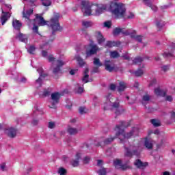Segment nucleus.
<instances>
[{
	"instance_id": "nucleus-1",
	"label": "nucleus",
	"mask_w": 175,
	"mask_h": 175,
	"mask_svg": "<svg viewBox=\"0 0 175 175\" xmlns=\"http://www.w3.org/2000/svg\"><path fill=\"white\" fill-rule=\"evenodd\" d=\"M81 11L84 16H100L105 12H110L115 18H125L126 8L122 3L111 1L107 4H88L85 1L81 2Z\"/></svg>"
},
{
	"instance_id": "nucleus-2",
	"label": "nucleus",
	"mask_w": 175,
	"mask_h": 175,
	"mask_svg": "<svg viewBox=\"0 0 175 175\" xmlns=\"http://www.w3.org/2000/svg\"><path fill=\"white\" fill-rule=\"evenodd\" d=\"M58 18H59V16L55 15L53 16L49 21H46L42 16L37 14L36 16V18L34 21H31V24H33V27L32 30L36 33H38V27H44V25H48L50 28H51L53 32V35H54V32L57 31H59L61 29V26H59V23L58 22Z\"/></svg>"
},
{
	"instance_id": "nucleus-3",
	"label": "nucleus",
	"mask_w": 175,
	"mask_h": 175,
	"mask_svg": "<svg viewBox=\"0 0 175 175\" xmlns=\"http://www.w3.org/2000/svg\"><path fill=\"white\" fill-rule=\"evenodd\" d=\"M123 126H128L125 125V123L124 122H122L121 125H117L114 131L115 133H116V137H119L120 143H122V144H125L128 139H130V137H132L133 136H137L139 130L137 129V128H134L131 131L125 134V133L124 132V129H122Z\"/></svg>"
},
{
	"instance_id": "nucleus-4",
	"label": "nucleus",
	"mask_w": 175,
	"mask_h": 175,
	"mask_svg": "<svg viewBox=\"0 0 175 175\" xmlns=\"http://www.w3.org/2000/svg\"><path fill=\"white\" fill-rule=\"evenodd\" d=\"M111 98L113 96L111 94H109L103 97V106L104 110H107L111 109L112 110H116L115 113L116 116H120L121 113H124L122 108L120 107V102L116 101L111 104Z\"/></svg>"
},
{
	"instance_id": "nucleus-5",
	"label": "nucleus",
	"mask_w": 175,
	"mask_h": 175,
	"mask_svg": "<svg viewBox=\"0 0 175 175\" xmlns=\"http://www.w3.org/2000/svg\"><path fill=\"white\" fill-rule=\"evenodd\" d=\"M125 148V157H132L133 155H140L143 150V144L141 141L135 140L134 141L133 145H130L128 148L126 145H124Z\"/></svg>"
},
{
	"instance_id": "nucleus-6",
	"label": "nucleus",
	"mask_w": 175,
	"mask_h": 175,
	"mask_svg": "<svg viewBox=\"0 0 175 175\" xmlns=\"http://www.w3.org/2000/svg\"><path fill=\"white\" fill-rule=\"evenodd\" d=\"M46 58L49 62H52L51 69L55 75H57L61 70V68L66 64V61L64 59V55H61L57 61H55V57H54L53 55H49Z\"/></svg>"
},
{
	"instance_id": "nucleus-7",
	"label": "nucleus",
	"mask_w": 175,
	"mask_h": 175,
	"mask_svg": "<svg viewBox=\"0 0 175 175\" xmlns=\"http://www.w3.org/2000/svg\"><path fill=\"white\" fill-rule=\"evenodd\" d=\"M61 95L59 92H53L51 94V100H49V107L51 109H57V105L59 103Z\"/></svg>"
},
{
	"instance_id": "nucleus-8",
	"label": "nucleus",
	"mask_w": 175,
	"mask_h": 175,
	"mask_svg": "<svg viewBox=\"0 0 175 175\" xmlns=\"http://www.w3.org/2000/svg\"><path fill=\"white\" fill-rule=\"evenodd\" d=\"M85 49L86 57H91V55H94V54H96V51L99 50L98 46L92 42L89 45L86 46Z\"/></svg>"
},
{
	"instance_id": "nucleus-9",
	"label": "nucleus",
	"mask_w": 175,
	"mask_h": 175,
	"mask_svg": "<svg viewBox=\"0 0 175 175\" xmlns=\"http://www.w3.org/2000/svg\"><path fill=\"white\" fill-rule=\"evenodd\" d=\"M5 133L8 136V137H10L11 139H14L18 133V129L16 127H8L5 129Z\"/></svg>"
},
{
	"instance_id": "nucleus-10",
	"label": "nucleus",
	"mask_w": 175,
	"mask_h": 175,
	"mask_svg": "<svg viewBox=\"0 0 175 175\" xmlns=\"http://www.w3.org/2000/svg\"><path fill=\"white\" fill-rule=\"evenodd\" d=\"M33 13V9L25 10V8H24L23 11V17L27 20L29 27H31V23H32V21L29 20V17H31V15H32Z\"/></svg>"
},
{
	"instance_id": "nucleus-11",
	"label": "nucleus",
	"mask_w": 175,
	"mask_h": 175,
	"mask_svg": "<svg viewBox=\"0 0 175 175\" xmlns=\"http://www.w3.org/2000/svg\"><path fill=\"white\" fill-rule=\"evenodd\" d=\"M113 33L114 36H118L120 33H122L124 36H128L129 35H131V29L124 30L120 27H116L113 29Z\"/></svg>"
},
{
	"instance_id": "nucleus-12",
	"label": "nucleus",
	"mask_w": 175,
	"mask_h": 175,
	"mask_svg": "<svg viewBox=\"0 0 175 175\" xmlns=\"http://www.w3.org/2000/svg\"><path fill=\"white\" fill-rule=\"evenodd\" d=\"M90 69L88 68H85L83 70V77H82V83L85 84L87 83H91L92 81V79H90Z\"/></svg>"
},
{
	"instance_id": "nucleus-13",
	"label": "nucleus",
	"mask_w": 175,
	"mask_h": 175,
	"mask_svg": "<svg viewBox=\"0 0 175 175\" xmlns=\"http://www.w3.org/2000/svg\"><path fill=\"white\" fill-rule=\"evenodd\" d=\"M113 165L116 169H121L122 170H125L126 169L129 168V165H128V164L122 163V161L120 159L114 160Z\"/></svg>"
},
{
	"instance_id": "nucleus-14",
	"label": "nucleus",
	"mask_w": 175,
	"mask_h": 175,
	"mask_svg": "<svg viewBox=\"0 0 175 175\" xmlns=\"http://www.w3.org/2000/svg\"><path fill=\"white\" fill-rule=\"evenodd\" d=\"M37 72L40 75V77L36 81V87H37L38 88L42 86V77H44L46 75L43 73V68L42 67L38 68Z\"/></svg>"
},
{
	"instance_id": "nucleus-15",
	"label": "nucleus",
	"mask_w": 175,
	"mask_h": 175,
	"mask_svg": "<svg viewBox=\"0 0 175 175\" xmlns=\"http://www.w3.org/2000/svg\"><path fill=\"white\" fill-rule=\"evenodd\" d=\"M10 18V14L9 12H5L3 10H2V14L1 16V25H5L6 21Z\"/></svg>"
},
{
	"instance_id": "nucleus-16",
	"label": "nucleus",
	"mask_w": 175,
	"mask_h": 175,
	"mask_svg": "<svg viewBox=\"0 0 175 175\" xmlns=\"http://www.w3.org/2000/svg\"><path fill=\"white\" fill-rule=\"evenodd\" d=\"M16 39L20 42H23V43H27V42H28V36L22 33L21 32L18 33L16 35Z\"/></svg>"
},
{
	"instance_id": "nucleus-17",
	"label": "nucleus",
	"mask_w": 175,
	"mask_h": 175,
	"mask_svg": "<svg viewBox=\"0 0 175 175\" xmlns=\"http://www.w3.org/2000/svg\"><path fill=\"white\" fill-rule=\"evenodd\" d=\"M152 146H154V140L150 138H145L144 146L148 148V150H151Z\"/></svg>"
},
{
	"instance_id": "nucleus-18",
	"label": "nucleus",
	"mask_w": 175,
	"mask_h": 175,
	"mask_svg": "<svg viewBox=\"0 0 175 175\" xmlns=\"http://www.w3.org/2000/svg\"><path fill=\"white\" fill-rule=\"evenodd\" d=\"M134 165L137 166V167H138L139 169H144L146 166H148V163L147 162L143 163L142 162V161H140V159H137L134 163Z\"/></svg>"
},
{
	"instance_id": "nucleus-19",
	"label": "nucleus",
	"mask_w": 175,
	"mask_h": 175,
	"mask_svg": "<svg viewBox=\"0 0 175 175\" xmlns=\"http://www.w3.org/2000/svg\"><path fill=\"white\" fill-rule=\"evenodd\" d=\"M95 36L98 40V44H102V43L105 42V39L100 31H96Z\"/></svg>"
},
{
	"instance_id": "nucleus-20",
	"label": "nucleus",
	"mask_w": 175,
	"mask_h": 175,
	"mask_svg": "<svg viewBox=\"0 0 175 175\" xmlns=\"http://www.w3.org/2000/svg\"><path fill=\"white\" fill-rule=\"evenodd\" d=\"M23 24H21V22L17 19H13L12 21V27L14 29H16V31H20L21 29Z\"/></svg>"
},
{
	"instance_id": "nucleus-21",
	"label": "nucleus",
	"mask_w": 175,
	"mask_h": 175,
	"mask_svg": "<svg viewBox=\"0 0 175 175\" xmlns=\"http://www.w3.org/2000/svg\"><path fill=\"white\" fill-rule=\"evenodd\" d=\"M144 3L150 8L153 12H157L158 10V8L156 5H152V0H142Z\"/></svg>"
},
{
	"instance_id": "nucleus-22",
	"label": "nucleus",
	"mask_w": 175,
	"mask_h": 175,
	"mask_svg": "<svg viewBox=\"0 0 175 175\" xmlns=\"http://www.w3.org/2000/svg\"><path fill=\"white\" fill-rule=\"evenodd\" d=\"M105 69L108 72H113L114 70V65L110 62V60H107L105 62Z\"/></svg>"
},
{
	"instance_id": "nucleus-23",
	"label": "nucleus",
	"mask_w": 175,
	"mask_h": 175,
	"mask_svg": "<svg viewBox=\"0 0 175 175\" xmlns=\"http://www.w3.org/2000/svg\"><path fill=\"white\" fill-rule=\"evenodd\" d=\"M121 44L120 41H107L105 44L106 47H118Z\"/></svg>"
},
{
	"instance_id": "nucleus-24",
	"label": "nucleus",
	"mask_w": 175,
	"mask_h": 175,
	"mask_svg": "<svg viewBox=\"0 0 175 175\" xmlns=\"http://www.w3.org/2000/svg\"><path fill=\"white\" fill-rule=\"evenodd\" d=\"M133 39H135L137 42H142L143 40V37L141 36H136V31H133L132 33V30H130V34L129 35Z\"/></svg>"
},
{
	"instance_id": "nucleus-25",
	"label": "nucleus",
	"mask_w": 175,
	"mask_h": 175,
	"mask_svg": "<svg viewBox=\"0 0 175 175\" xmlns=\"http://www.w3.org/2000/svg\"><path fill=\"white\" fill-rule=\"evenodd\" d=\"M75 59H76L80 68H83L84 65H85V62H84V59H83V58H81L80 55H75Z\"/></svg>"
},
{
	"instance_id": "nucleus-26",
	"label": "nucleus",
	"mask_w": 175,
	"mask_h": 175,
	"mask_svg": "<svg viewBox=\"0 0 175 175\" xmlns=\"http://www.w3.org/2000/svg\"><path fill=\"white\" fill-rule=\"evenodd\" d=\"M81 157V153H77L76 154V160H74L71 162V165L72 166H73L74 167H77V166H79V160L80 159Z\"/></svg>"
},
{
	"instance_id": "nucleus-27",
	"label": "nucleus",
	"mask_w": 175,
	"mask_h": 175,
	"mask_svg": "<svg viewBox=\"0 0 175 175\" xmlns=\"http://www.w3.org/2000/svg\"><path fill=\"white\" fill-rule=\"evenodd\" d=\"M154 94H155V95H157V96H166V92L163 91L162 90H160L159 88H157L154 90Z\"/></svg>"
},
{
	"instance_id": "nucleus-28",
	"label": "nucleus",
	"mask_w": 175,
	"mask_h": 175,
	"mask_svg": "<svg viewBox=\"0 0 175 175\" xmlns=\"http://www.w3.org/2000/svg\"><path fill=\"white\" fill-rule=\"evenodd\" d=\"M125 88H126V84L122 81L120 82L119 85L117 87L118 92H122V91L125 90Z\"/></svg>"
},
{
	"instance_id": "nucleus-29",
	"label": "nucleus",
	"mask_w": 175,
	"mask_h": 175,
	"mask_svg": "<svg viewBox=\"0 0 175 175\" xmlns=\"http://www.w3.org/2000/svg\"><path fill=\"white\" fill-rule=\"evenodd\" d=\"M94 25V23L90 21H82V27L84 28H90V27H92Z\"/></svg>"
},
{
	"instance_id": "nucleus-30",
	"label": "nucleus",
	"mask_w": 175,
	"mask_h": 175,
	"mask_svg": "<svg viewBox=\"0 0 175 175\" xmlns=\"http://www.w3.org/2000/svg\"><path fill=\"white\" fill-rule=\"evenodd\" d=\"M163 56L164 58H171V57H174V49H172L171 52H164Z\"/></svg>"
},
{
	"instance_id": "nucleus-31",
	"label": "nucleus",
	"mask_w": 175,
	"mask_h": 175,
	"mask_svg": "<svg viewBox=\"0 0 175 175\" xmlns=\"http://www.w3.org/2000/svg\"><path fill=\"white\" fill-rule=\"evenodd\" d=\"M75 92H77V94H83V92H84V87L77 84L75 87Z\"/></svg>"
},
{
	"instance_id": "nucleus-32",
	"label": "nucleus",
	"mask_w": 175,
	"mask_h": 175,
	"mask_svg": "<svg viewBox=\"0 0 175 175\" xmlns=\"http://www.w3.org/2000/svg\"><path fill=\"white\" fill-rule=\"evenodd\" d=\"M40 48L42 50H50V49H51V45L49 42H46L40 45Z\"/></svg>"
},
{
	"instance_id": "nucleus-33",
	"label": "nucleus",
	"mask_w": 175,
	"mask_h": 175,
	"mask_svg": "<svg viewBox=\"0 0 175 175\" xmlns=\"http://www.w3.org/2000/svg\"><path fill=\"white\" fill-rule=\"evenodd\" d=\"M68 132L70 135H76L77 130L73 127H68Z\"/></svg>"
},
{
	"instance_id": "nucleus-34",
	"label": "nucleus",
	"mask_w": 175,
	"mask_h": 175,
	"mask_svg": "<svg viewBox=\"0 0 175 175\" xmlns=\"http://www.w3.org/2000/svg\"><path fill=\"white\" fill-rule=\"evenodd\" d=\"M150 122L153 124V126H161V122L158 120L152 119Z\"/></svg>"
},
{
	"instance_id": "nucleus-35",
	"label": "nucleus",
	"mask_w": 175,
	"mask_h": 175,
	"mask_svg": "<svg viewBox=\"0 0 175 175\" xmlns=\"http://www.w3.org/2000/svg\"><path fill=\"white\" fill-rule=\"evenodd\" d=\"M57 124H55V122H53V121L49 122L47 124V127L49 129H54V128H55Z\"/></svg>"
},
{
	"instance_id": "nucleus-36",
	"label": "nucleus",
	"mask_w": 175,
	"mask_h": 175,
	"mask_svg": "<svg viewBox=\"0 0 175 175\" xmlns=\"http://www.w3.org/2000/svg\"><path fill=\"white\" fill-rule=\"evenodd\" d=\"M93 64L96 66H102V63H100V60L99 59V58H94Z\"/></svg>"
},
{
	"instance_id": "nucleus-37",
	"label": "nucleus",
	"mask_w": 175,
	"mask_h": 175,
	"mask_svg": "<svg viewBox=\"0 0 175 175\" xmlns=\"http://www.w3.org/2000/svg\"><path fill=\"white\" fill-rule=\"evenodd\" d=\"M27 49L29 54H33V53H35V50H36V48L33 45H31L29 48Z\"/></svg>"
},
{
	"instance_id": "nucleus-38",
	"label": "nucleus",
	"mask_w": 175,
	"mask_h": 175,
	"mask_svg": "<svg viewBox=\"0 0 175 175\" xmlns=\"http://www.w3.org/2000/svg\"><path fill=\"white\" fill-rule=\"evenodd\" d=\"M110 57L111 58H118V57H120V54L118 52L114 51L110 53Z\"/></svg>"
},
{
	"instance_id": "nucleus-39",
	"label": "nucleus",
	"mask_w": 175,
	"mask_h": 175,
	"mask_svg": "<svg viewBox=\"0 0 175 175\" xmlns=\"http://www.w3.org/2000/svg\"><path fill=\"white\" fill-rule=\"evenodd\" d=\"M144 73V71L143 70V69H139L134 72L135 75L137 76V77H139L143 75Z\"/></svg>"
},
{
	"instance_id": "nucleus-40",
	"label": "nucleus",
	"mask_w": 175,
	"mask_h": 175,
	"mask_svg": "<svg viewBox=\"0 0 175 175\" xmlns=\"http://www.w3.org/2000/svg\"><path fill=\"white\" fill-rule=\"evenodd\" d=\"M150 99H151V97L148 94H146L142 98V103H144L146 102H149Z\"/></svg>"
},
{
	"instance_id": "nucleus-41",
	"label": "nucleus",
	"mask_w": 175,
	"mask_h": 175,
	"mask_svg": "<svg viewBox=\"0 0 175 175\" xmlns=\"http://www.w3.org/2000/svg\"><path fill=\"white\" fill-rule=\"evenodd\" d=\"M58 174L59 175H66V170L65 168L60 167L57 171Z\"/></svg>"
},
{
	"instance_id": "nucleus-42",
	"label": "nucleus",
	"mask_w": 175,
	"mask_h": 175,
	"mask_svg": "<svg viewBox=\"0 0 175 175\" xmlns=\"http://www.w3.org/2000/svg\"><path fill=\"white\" fill-rule=\"evenodd\" d=\"M97 173H98L99 175H106L107 171L106 170V168H101L97 172Z\"/></svg>"
},
{
	"instance_id": "nucleus-43",
	"label": "nucleus",
	"mask_w": 175,
	"mask_h": 175,
	"mask_svg": "<svg viewBox=\"0 0 175 175\" xmlns=\"http://www.w3.org/2000/svg\"><path fill=\"white\" fill-rule=\"evenodd\" d=\"M135 18V14L133 12H129L127 14H125L124 18Z\"/></svg>"
},
{
	"instance_id": "nucleus-44",
	"label": "nucleus",
	"mask_w": 175,
	"mask_h": 175,
	"mask_svg": "<svg viewBox=\"0 0 175 175\" xmlns=\"http://www.w3.org/2000/svg\"><path fill=\"white\" fill-rule=\"evenodd\" d=\"M103 26H104L105 28H111V21H108L104 22Z\"/></svg>"
},
{
	"instance_id": "nucleus-45",
	"label": "nucleus",
	"mask_w": 175,
	"mask_h": 175,
	"mask_svg": "<svg viewBox=\"0 0 175 175\" xmlns=\"http://www.w3.org/2000/svg\"><path fill=\"white\" fill-rule=\"evenodd\" d=\"M88 110L87 108H85V107H81L79 108V113L80 114H85V113H87Z\"/></svg>"
},
{
	"instance_id": "nucleus-46",
	"label": "nucleus",
	"mask_w": 175,
	"mask_h": 175,
	"mask_svg": "<svg viewBox=\"0 0 175 175\" xmlns=\"http://www.w3.org/2000/svg\"><path fill=\"white\" fill-rule=\"evenodd\" d=\"M42 5L44 6H50V5H51V1L50 0H43Z\"/></svg>"
},
{
	"instance_id": "nucleus-47",
	"label": "nucleus",
	"mask_w": 175,
	"mask_h": 175,
	"mask_svg": "<svg viewBox=\"0 0 175 175\" xmlns=\"http://www.w3.org/2000/svg\"><path fill=\"white\" fill-rule=\"evenodd\" d=\"M143 61V58L142 57H136L133 60V64H140Z\"/></svg>"
},
{
	"instance_id": "nucleus-48",
	"label": "nucleus",
	"mask_w": 175,
	"mask_h": 175,
	"mask_svg": "<svg viewBox=\"0 0 175 175\" xmlns=\"http://www.w3.org/2000/svg\"><path fill=\"white\" fill-rule=\"evenodd\" d=\"M170 69V66L169 65L163 66L161 67V70H163V72H167V70H169Z\"/></svg>"
},
{
	"instance_id": "nucleus-49",
	"label": "nucleus",
	"mask_w": 175,
	"mask_h": 175,
	"mask_svg": "<svg viewBox=\"0 0 175 175\" xmlns=\"http://www.w3.org/2000/svg\"><path fill=\"white\" fill-rule=\"evenodd\" d=\"M114 139V137L107 138V139L105 140L104 144H109V143H111V142H113Z\"/></svg>"
},
{
	"instance_id": "nucleus-50",
	"label": "nucleus",
	"mask_w": 175,
	"mask_h": 175,
	"mask_svg": "<svg viewBox=\"0 0 175 175\" xmlns=\"http://www.w3.org/2000/svg\"><path fill=\"white\" fill-rule=\"evenodd\" d=\"M156 25L158 28H162L163 27V22L162 21H157L156 22Z\"/></svg>"
},
{
	"instance_id": "nucleus-51",
	"label": "nucleus",
	"mask_w": 175,
	"mask_h": 175,
	"mask_svg": "<svg viewBox=\"0 0 175 175\" xmlns=\"http://www.w3.org/2000/svg\"><path fill=\"white\" fill-rule=\"evenodd\" d=\"M116 88H117V86H116V85L114 83H111L110 85H109V89L111 90V91H115L116 90Z\"/></svg>"
},
{
	"instance_id": "nucleus-52",
	"label": "nucleus",
	"mask_w": 175,
	"mask_h": 175,
	"mask_svg": "<svg viewBox=\"0 0 175 175\" xmlns=\"http://www.w3.org/2000/svg\"><path fill=\"white\" fill-rule=\"evenodd\" d=\"M42 55L44 58H48V57H49V54L47 53V51H46L44 50L42 51Z\"/></svg>"
},
{
	"instance_id": "nucleus-53",
	"label": "nucleus",
	"mask_w": 175,
	"mask_h": 175,
	"mask_svg": "<svg viewBox=\"0 0 175 175\" xmlns=\"http://www.w3.org/2000/svg\"><path fill=\"white\" fill-rule=\"evenodd\" d=\"M77 70H79L78 69H72L70 71V75H71L72 76H73L74 75H76L77 73Z\"/></svg>"
},
{
	"instance_id": "nucleus-54",
	"label": "nucleus",
	"mask_w": 175,
	"mask_h": 175,
	"mask_svg": "<svg viewBox=\"0 0 175 175\" xmlns=\"http://www.w3.org/2000/svg\"><path fill=\"white\" fill-rule=\"evenodd\" d=\"M165 100L167 102H172L173 100V97L172 96H167L165 97Z\"/></svg>"
},
{
	"instance_id": "nucleus-55",
	"label": "nucleus",
	"mask_w": 175,
	"mask_h": 175,
	"mask_svg": "<svg viewBox=\"0 0 175 175\" xmlns=\"http://www.w3.org/2000/svg\"><path fill=\"white\" fill-rule=\"evenodd\" d=\"M0 167L1 170H3V172H5V170H6V164L5 163H2Z\"/></svg>"
},
{
	"instance_id": "nucleus-56",
	"label": "nucleus",
	"mask_w": 175,
	"mask_h": 175,
	"mask_svg": "<svg viewBox=\"0 0 175 175\" xmlns=\"http://www.w3.org/2000/svg\"><path fill=\"white\" fill-rule=\"evenodd\" d=\"M32 125H38L39 124V120L33 119L31 122Z\"/></svg>"
},
{
	"instance_id": "nucleus-57",
	"label": "nucleus",
	"mask_w": 175,
	"mask_h": 175,
	"mask_svg": "<svg viewBox=\"0 0 175 175\" xmlns=\"http://www.w3.org/2000/svg\"><path fill=\"white\" fill-rule=\"evenodd\" d=\"M42 95H43V96H47L50 95V92H49L47 90H44L43 92Z\"/></svg>"
},
{
	"instance_id": "nucleus-58",
	"label": "nucleus",
	"mask_w": 175,
	"mask_h": 175,
	"mask_svg": "<svg viewBox=\"0 0 175 175\" xmlns=\"http://www.w3.org/2000/svg\"><path fill=\"white\" fill-rule=\"evenodd\" d=\"M153 133L154 135H163V133L159 132V130H155L154 131H153Z\"/></svg>"
},
{
	"instance_id": "nucleus-59",
	"label": "nucleus",
	"mask_w": 175,
	"mask_h": 175,
	"mask_svg": "<svg viewBox=\"0 0 175 175\" xmlns=\"http://www.w3.org/2000/svg\"><path fill=\"white\" fill-rule=\"evenodd\" d=\"M97 165H98V166H102V165H103V161L98 160L97 161Z\"/></svg>"
},
{
	"instance_id": "nucleus-60",
	"label": "nucleus",
	"mask_w": 175,
	"mask_h": 175,
	"mask_svg": "<svg viewBox=\"0 0 175 175\" xmlns=\"http://www.w3.org/2000/svg\"><path fill=\"white\" fill-rule=\"evenodd\" d=\"M84 163H88V162L90 161V157H86L83 159Z\"/></svg>"
},
{
	"instance_id": "nucleus-61",
	"label": "nucleus",
	"mask_w": 175,
	"mask_h": 175,
	"mask_svg": "<svg viewBox=\"0 0 175 175\" xmlns=\"http://www.w3.org/2000/svg\"><path fill=\"white\" fill-rule=\"evenodd\" d=\"M62 159L64 162H68V161H69V158L66 156H63Z\"/></svg>"
},
{
	"instance_id": "nucleus-62",
	"label": "nucleus",
	"mask_w": 175,
	"mask_h": 175,
	"mask_svg": "<svg viewBox=\"0 0 175 175\" xmlns=\"http://www.w3.org/2000/svg\"><path fill=\"white\" fill-rule=\"evenodd\" d=\"M170 114H171V118H174V117H175L174 111H171Z\"/></svg>"
},
{
	"instance_id": "nucleus-63",
	"label": "nucleus",
	"mask_w": 175,
	"mask_h": 175,
	"mask_svg": "<svg viewBox=\"0 0 175 175\" xmlns=\"http://www.w3.org/2000/svg\"><path fill=\"white\" fill-rule=\"evenodd\" d=\"M21 83H26L27 82V78L23 77L21 80Z\"/></svg>"
},
{
	"instance_id": "nucleus-64",
	"label": "nucleus",
	"mask_w": 175,
	"mask_h": 175,
	"mask_svg": "<svg viewBox=\"0 0 175 175\" xmlns=\"http://www.w3.org/2000/svg\"><path fill=\"white\" fill-rule=\"evenodd\" d=\"M163 175H170V172L165 171V172H163Z\"/></svg>"
}]
</instances>
